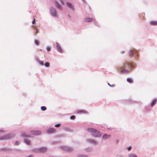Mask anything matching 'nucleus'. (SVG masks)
<instances>
[{
  "label": "nucleus",
  "mask_w": 157,
  "mask_h": 157,
  "mask_svg": "<svg viewBox=\"0 0 157 157\" xmlns=\"http://www.w3.org/2000/svg\"><path fill=\"white\" fill-rule=\"evenodd\" d=\"M87 131L91 133V135L94 137H98L101 136L100 133L96 129L88 128Z\"/></svg>",
  "instance_id": "nucleus-1"
},
{
  "label": "nucleus",
  "mask_w": 157,
  "mask_h": 157,
  "mask_svg": "<svg viewBox=\"0 0 157 157\" xmlns=\"http://www.w3.org/2000/svg\"><path fill=\"white\" fill-rule=\"evenodd\" d=\"M30 134H27L25 133L22 134L23 137H31L32 135H39L40 134L41 132L38 130L31 131H30Z\"/></svg>",
  "instance_id": "nucleus-2"
},
{
  "label": "nucleus",
  "mask_w": 157,
  "mask_h": 157,
  "mask_svg": "<svg viewBox=\"0 0 157 157\" xmlns=\"http://www.w3.org/2000/svg\"><path fill=\"white\" fill-rule=\"evenodd\" d=\"M47 148L45 147H41L40 148L34 149L33 151L36 153L44 152L46 151Z\"/></svg>",
  "instance_id": "nucleus-3"
},
{
  "label": "nucleus",
  "mask_w": 157,
  "mask_h": 157,
  "mask_svg": "<svg viewBox=\"0 0 157 157\" xmlns=\"http://www.w3.org/2000/svg\"><path fill=\"white\" fill-rule=\"evenodd\" d=\"M11 134H7L2 136V140H6L12 138Z\"/></svg>",
  "instance_id": "nucleus-4"
},
{
  "label": "nucleus",
  "mask_w": 157,
  "mask_h": 157,
  "mask_svg": "<svg viewBox=\"0 0 157 157\" xmlns=\"http://www.w3.org/2000/svg\"><path fill=\"white\" fill-rule=\"evenodd\" d=\"M51 15L53 17L56 16V10L53 7H52L50 10Z\"/></svg>",
  "instance_id": "nucleus-5"
},
{
  "label": "nucleus",
  "mask_w": 157,
  "mask_h": 157,
  "mask_svg": "<svg viewBox=\"0 0 157 157\" xmlns=\"http://www.w3.org/2000/svg\"><path fill=\"white\" fill-rule=\"evenodd\" d=\"M67 6L73 11L75 10V8L73 5L71 3L67 2L66 3Z\"/></svg>",
  "instance_id": "nucleus-6"
},
{
  "label": "nucleus",
  "mask_w": 157,
  "mask_h": 157,
  "mask_svg": "<svg viewBox=\"0 0 157 157\" xmlns=\"http://www.w3.org/2000/svg\"><path fill=\"white\" fill-rule=\"evenodd\" d=\"M126 64L130 69L131 68H134V66L135 65L134 63L131 62H128Z\"/></svg>",
  "instance_id": "nucleus-7"
},
{
  "label": "nucleus",
  "mask_w": 157,
  "mask_h": 157,
  "mask_svg": "<svg viewBox=\"0 0 157 157\" xmlns=\"http://www.w3.org/2000/svg\"><path fill=\"white\" fill-rule=\"evenodd\" d=\"M56 47L57 50L60 53H62V49L61 48L60 45H59V44L57 42H56Z\"/></svg>",
  "instance_id": "nucleus-8"
},
{
  "label": "nucleus",
  "mask_w": 157,
  "mask_h": 157,
  "mask_svg": "<svg viewBox=\"0 0 157 157\" xmlns=\"http://www.w3.org/2000/svg\"><path fill=\"white\" fill-rule=\"evenodd\" d=\"M120 71L123 74H127L130 72L129 69H120Z\"/></svg>",
  "instance_id": "nucleus-9"
},
{
  "label": "nucleus",
  "mask_w": 157,
  "mask_h": 157,
  "mask_svg": "<svg viewBox=\"0 0 157 157\" xmlns=\"http://www.w3.org/2000/svg\"><path fill=\"white\" fill-rule=\"evenodd\" d=\"M87 142L90 144H97V142L94 140L92 139H87Z\"/></svg>",
  "instance_id": "nucleus-10"
},
{
  "label": "nucleus",
  "mask_w": 157,
  "mask_h": 157,
  "mask_svg": "<svg viewBox=\"0 0 157 157\" xmlns=\"http://www.w3.org/2000/svg\"><path fill=\"white\" fill-rule=\"evenodd\" d=\"M48 133H51L54 132L56 131V129L54 128H50L47 130Z\"/></svg>",
  "instance_id": "nucleus-11"
},
{
  "label": "nucleus",
  "mask_w": 157,
  "mask_h": 157,
  "mask_svg": "<svg viewBox=\"0 0 157 157\" xmlns=\"http://www.w3.org/2000/svg\"><path fill=\"white\" fill-rule=\"evenodd\" d=\"M111 137V135L110 134H104L102 136V138L103 139H107L110 138Z\"/></svg>",
  "instance_id": "nucleus-12"
},
{
  "label": "nucleus",
  "mask_w": 157,
  "mask_h": 157,
  "mask_svg": "<svg viewBox=\"0 0 157 157\" xmlns=\"http://www.w3.org/2000/svg\"><path fill=\"white\" fill-rule=\"evenodd\" d=\"M55 4L56 5V6L59 9L61 10H62V6L57 2H55Z\"/></svg>",
  "instance_id": "nucleus-13"
},
{
  "label": "nucleus",
  "mask_w": 157,
  "mask_h": 157,
  "mask_svg": "<svg viewBox=\"0 0 157 157\" xmlns=\"http://www.w3.org/2000/svg\"><path fill=\"white\" fill-rule=\"evenodd\" d=\"M63 149L67 151H70L72 150V148L71 147H70L67 146H64L63 147Z\"/></svg>",
  "instance_id": "nucleus-14"
},
{
  "label": "nucleus",
  "mask_w": 157,
  "mask_h": 157,
  "mask_svg": "<svg viewBox=\"0 0 157 157\" xmlns=\"http://www.w3.org/2000/svg\"><path fill=\"white\" fill-rule=\"evenodd\" d=\"M93 20V19L92 18L86 17L85 19V21L86 22H89Z\"/></svg>",
  "instance_id": "nucleus-15"
},
{
  "label": "nucleus",
  "mask_w": 157,
  "mask_h": 157,
  "mask_svg": "<svg viewBox=\"0 0 157 157\" xmlns=\"http://www.w3.org/2000/svg\"><path fill=\"white\" fill-rule=\"evenodd\" d=\"M128 157H138V156L136 154L131 153L128 155Z\"/></svg>",
  "instance_id": "nucleus-16"
},
{
  "label": "nucleus",
  "mask_w": 157,
  "mask_h": 157,
  "mask_svg": "<svg viewBox=\"0 0 157 157\" xmlns=\"http://www.w3.org/2000/svg\"><path fill=\"white\" fill-rule=\"evenodd\" d=\"M156 101H157L156 99H153L151 103V106H153L154 105L156 104Z\"/></svg>",
  "instance_id": "nucleus-17"
},
{
  "label": "nucleus",
  "mask_w": 157,
  "mask_h": 157,
  "mask_svg": "<svg viewBox=\"0 0 157 157\" xmlns=\"http://www.w3.org/2000/svg\"><path fill=\"white\" fill-rule=\"evenodd\" d=\"M150 24L151 25H157V21H152L150 22Z\"/></svg>",
  "instance_id": "nucleus-18"
},
{
  "label": "nucleus",
  "mask_w": 157,
  "mask_h": 157,
  "mask_svg": "<svg viewBox=\"0 0 157 157\" xmlns=\"http://www.w3.org/2000/svg\"><path fill=\"white\" fill-rule=\"evenodd\" d=\"M25 143L28 145H29L30 144V141L29 140L25 139L24 140Z\"/></svg>",
  "instance_id": "nucleus-19"
},
{
  "label": "nucleus",
  "mask_w": 157,
  "mask_h": 157,
  "mask_svg": "<svg viewBox=\"0 0 157 157\" xmlns=\"http://www.w3.org/2000/svg\"><path fill=\"white\" fill-rule=\"evenodd\" d=\"M134 54L136 55V54L135 53H134L132 50H130L129 52V54L130 56H132Z\"/></svg>",
  "instance_id": "nucleus-20"
},
{
  "label": "nucleus",
  "mask_w": 157,
  "mask_h": 157,
  "mask_svg": "<svg viewBox=\"0 0 157 157\" xmlns=\"http://www.w3.org/2000/svg\"><path fill=\"white\" fill-rule=\"evenodd\" d=\"M127 81L130 83H132L133 82L132 79L130 78H128L127 79Z\"/></svg>",
  "instance_id": "nucleus-21"
},
{
  "label": "nucleus",
  "mask_w": 157,
  "mask_h": 157,
  "mask_svg": "<svg viewBox=\"0 0 157 157\" xmlns=\"http://www.w3.org/2000/svg\"><path fill=\"white\" fill-rule=\"evenodd\" d=\"M46 109V108L44 106H42L41 107V110L43 111H45Z\"/></svg>",
  "instance_id": "nucleus-22"
},
{
  "label": "nucleus",
  "mask_w": 157,
  "mask_h": 157,
  "mask_svg": "<svg viewBox=\"0 0 157 157\" xmlns=\"http://www.w3.org/2000/svg\"><path fill=\"white\" fill-rule=\"evenodd\" d=\"M8 150V149L6 148H0V151H6Z\"/></svg>",
  "instance_id": "nucleus-23"
},
{
  "label": "nucleus",
  "mask_w": 157,
  "mask_h": 157,
  "mask_svg": "<svg viewBox=\"0 0 157 157\" xmlns=\"http://www.w3.org/2000/svg\"><path fill=\"white\" fill-rule=\"evenodd\" d=\"M45 66L46 67H48L50 66V63L48 62H47L45 63Z\"/></svg>",
  "instance_id": "nucleus-24"
},
{
  "label": "nucleus",
  "mask_w": 157,
  "mask_h": 157,
  "mask_svg": "<svg viewBox=\"0 0 157 157\" xmlns=\"http://www.w3.org/2000/svg\"><path fill=\"white\" fill-rule=\"evenodd\" d=\"M87 155H79L78 157H87Z\"/></svg>",
  "instance_id": "nucleus-25"
},
{
  "label": "nucleus",
  "mask_w": 157,
  "mask_h": 157,
  "mask_svg": "<svg viewBox=\"0 0 157 157\" xmlns=\"http://www.w3.org/2000/svg\"><path fill=\"white\" fill-rule=\"evenodd\" d=\"M84 112L83 110H79L77 111V113H84Z\"/></svg>",
  "instance_id": "nucleus-26"
},
{
  "label": "nucleus",
  "mask_w": 157,
  "mask_h": 157,
  "mask_svg": "<svg viewBox=\"0 0 157 157\" xmlns=\"http://www.w3.org/2000/svg\"><path fill=\"white\" fill-rule=\"evenodd\" d=\"M132 148V147L131 146H129L127 147V150L128 151H130L131 150Z\"/></svg>",
  "instance_id": "nucleus-27"
},
{
  "label": "nucleus",
  "mask_w": 157,
  "mask_h": 157,
  "mask_svg": "<svg viewBox=\"0 0 157 157\" xmlns=\"http://www.w3.org/2000/svg\"><path fill=\"white\" fill-rule=\"evenodd\" d=\"M35 43L37 45H38L39 44V41L36 40H35Z\"/></svg>",
  "instance_id": "nucleus-28"
},
{
  "label": "nucleus",
  "mask_w": 157,
  "mask_h": 157,
  "mask_svg": "<svg viewBox=\"0 0 157 157\" xmlns=\"http://www.w3.org/2000/svg\"><path fill=\"white\" fill-rule=\"evenodd\" d=\"M61 124L60 123H58L55 125V126L56 127H59L60 126Z\"/></svg>",
  "instance_id": "nucleus-29"
},
{
  "label": "nucleus",
  "mask_w": 157,
  "mask_h": 157,
  "mask_svg": "<svg viewBox=\"0 0 157 157\" xmlns=\"http://www.w3.org/2000/svg\"><path fill=\"white\" fill-rule=\"evenodd\" d=\"M75 116H72L70 117V119L72 120H74L75 119Z\"/></svg>",
  "instance_id": "nucleus-30"
},
{
  "label": "nucleus",
  "mask_w": 157,
  "mask_h": 157,
  "mask_svg": "<svg viewBox=\"0 0 157 157\" xmlns=\"http://www.w3.org/2000/svg\"><path fill=\"white\" fill-rule=\"evenodd\" d=\"M46 49L48 51H49L51 50V48L50 47L48 46L47 47Z\"/></svg>",
  "instance_id": "nucleus-31"
},
{
  "label": "nucleus",
  "mask_w": 157,
  "mask_h": 157,
  "mask_svg": "<svg viewBox=\"0 0 157 157\" xmlns=\"http://www.w3.org/2000/svg\"><path fill=\"white\" fill-rule=\"evenodd\" d=\"M19 143H20L18 141H16L15 142V144H16L17 145H18L19 144Z\"/></svg>",
  "instance_id": "nucleus-32"
},
{
  "label": "nucleus",
  "mask_w": 157,
  "mask_h": 157,
  "mask_svg": "<svg viewBox=\"0 0 157 157\" xmlns=\"http://www.w3.org/2000/svg\"><path fill=\"white\" fill-rule=\"evenodd\" d=\"M108 84L110 87H114L115 86V85H111L109 84V83H108Z\"/></svg>",
  "instance_id": "nucleus-33"
},
{
  "label": "nucleus",
  "mask_w": 157,
  "mask_h": 157,
  "mask_svg": "<svg viewBox=\"0 0 157 157\" xmlns=\"http://www.w3.org/2000/svg\"><path fill=\"white\" fill-rule=\"evenodd\" d=\"M40 65L42 66H43L44 65V63L42 61H40Z\"/></svg>",
  "instance_id": "nucleus-34"
},
{
  "label": "nucleus",
  "mask_w": 157,
  "mask_h": 157,
  "mask_svg": "<svg viewBox=\"0 0 157 157\" xmlns=\"http://www.w3.org/2000/svg\"><path fill=\"white\" fill-rule=\"evenodd\" d=\"M28 157H33V155H28Z\"/></svg>",
  "instance_id": "nucleus-35"
},
{
  "label": "nucleus",
  "mask_w": 157,
  "mask_h": 157,
  "mask_svg": "<svg viewBox=\"0 0 157 157\" xmlns=\"http://www.w3.org/2000/svg\"><path fill=\"white\" fill-rule=\"evenodd\" d=\"M35 22V19L33 21L32 23L33 24H34Z\"/></svg>",
  "instance_id": "nucleus-36"
},
{
  "label": "nucleus",
  "mask_w": 157,
  "mask_h": 157,
  "mask_svg": "<svg viewBox=\"0 0 157 157\" xmlns=\"http://www.w3.org/2000/svg\"><path fill=\"white\" fill-rule=\"evenodd\" d=\"M95 24L97 26H98V24L97 23V22H96Z\"/></svg>",
  "instance_id": "nucleus-37"
},
{
  "label": "nucleus",
  "mask_w": 157,
  "mask_h": 157,
  "mask_svg": "<svg viewBox=\"0 0 157 157\" xmlns=\"http://www.w3.org/2000/svg\"><path fill=\"white\" fill-rule=\"evenodd\" d=\"M69 129H70L69 128H67L66 129V130H67V131H68L69 130Z\"/></svg>",
  "instance_id": "nucleus-38"
},
{
  "label": "nucleus",
  "mask_w": 157,
  "mask_h": 157,
  "mask_svg": "<svg viewBox=\"0 0 157 157\" xmlns=\"http://www.w3.org/2000/svg\"><path fill=\"white\" fill-rule=\"evenodd\" d=\"M1 138H2V136H0V140H1Z\"/></svg>",
  "instance_id": "nucleus-39"
},
{
  "label": "nucleus",
  "mask_w": 157,
  "mask_h": 157,
  "mask_svg": "<svg viewBox=\"0 0 157 157\" xmlns=\"http://www.w3.org/2000/svg\"><path fill=\"white\" fill-rule=\"evenodd\" d=\"M84 2H85V0H82Z\"/></svg>",
  "instance_id": "nucleus-40"
},
{
  "label": "nucleus",
  "mask_w": 157,
  "mask_h": 157,
  "mask_svg": "<svg viewBox=\"0 0 157 157\" xmlns=\"http://www.w3.org/2000/svg\"><path fill=\"white\" fill-rule=\"evenodd\" d=\"M124 52L122 51V53H124Z\"/></svg>",
  "instance_id": "nucleus-41"
},
{
  "label": "nucleus",
  "mask_w": 157,
  "mask_h": 157,
  "mask_svg": "<svg viewBox=\"0 0 157 157\" xmlns=\"http://www.w3.org/2000/svg\"><path fill=\"white\" fill-rule=\"evenodd\" d=\"M37 31L36 30V33L37 32Z\"/></svg>",
  "instance_id": "nucleus-42"
}]
</instances>
